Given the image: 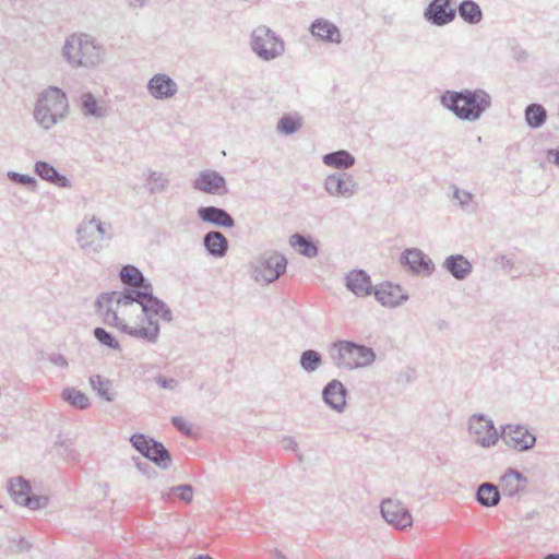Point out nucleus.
<instances>
[{"label": "nucleus", "mask_w": 559, "mask_h": 559, "mask_svg": "<svg viewBox=\"0 0 559 559\" xmlns=\"http://www.w3.org/2000/svg\"><path fill=\"white\" fill-rule=\"evenodd\" d=\"M7 489L16 504L32 511L45 509L49 503L47 496L36 495L33 491L31 481L24 476L11 477L8 480Z\"/></svg>", "instance_id": "nucleus-8"}, {"label": "nucleus", "mask_w": 559, "mask_h": 559, "mask_svg": "<svg viewBox=\"0 0 559 559\" xmlns=\"http://www.w3.org/2000/svg\"><path fill=\"white\" fill-rule=\"evenodd\" d=\"M299 365L306 372H314L322 365V355L316 349H306L300 355Z\"/></svg>", "instance_id": "nucleus-37"}, {"label": "nucleus", "mask_w": 559, "mask_h": 559, "mask_svg": "<svg viewBox=\"0 0 559 559\" xmlns=\"http://www.w3.org/2000/svg\"><path fill=\"white\" fill-rule=\"evenodd\" d=\"M119 280L126 287L151 282L144 276L142 271L133 264H126L121 267L119 272Z\"/></svg>", "instance_id": "nucleus-35"}, {"label": "nucleus", "mask_w": 559, "mask_h": 559, "mask_svg": "<svg viewBox=\"0 0 559 559\" xmlns=\"http://www.w3.org/2000/svg\"><path fill=\"white\" fill-rule=\"evenodd\" d=\"M468 431L475 437V444L481 448H490L499 440V433L493 421L481 413L469 417Z\"/></svg>", "instance_id": "nucleus-10"}, {"label": "nucleus", "mask_w": 559, "mask_h": 559, "mask_svg": "<svg viewBox=\"0 0 559 559\" xmlns=\"http://www.w3.org/2000/svg\"><path fill=\"white\" fill-rule=\"evenodd\" d=\"M148 0H127L129 7L133 9L142 8Z\"/></svg>", "instance_id": "nucleus-55"}, {"label": "nucleus", "mask_w": 559, "mask_h": 559, "mask_svg": "<svg viewBox=\"0 0 559 559\" xmlns=\"http://www.w3.org/2000/svg\"><path fill=\"white\" fill-rule=\"evenodd\" d=\"M453 198L457 200L460 205L464 209L472 201L473 194L466 190L454 187Z\"/></svg>", "instance_id": "nucleus-49"}, {"label": "nucleus", "mask_w": 559, "mask_h": 559, "mask_svg": "<svg viewBox=\"0 0 559 559\" xmlns=\"http://www.w3.org/2000/svg\"><path fill=\"white\" fill-rule=\"evenodd\" d=\"M48 360L56 365V366H59L61 368H66L68 366V360L67 358L61 355V354H58V353H51L48 355Z\"/></svg>", "instance_id": "nucleus-50"}, {"label": "nucleus", "mask_w": 559, "mask_h": 559, "mask_svg": "<svg viewBox=\"0 0 559 559\" xmlns=\"http://www.w3.org/2000/svg\"><path fill=\"white\" fill-rule=\"evenodd\" d=\"M170 492L186 503H190L193 498V487L189 484L174 486Z\"/></svg>", "instance_id": "nucleus-44"}, {"label": "nucleus", "mask_w": 559, "mask_h": 559, "mask_svg": "<svg viewBox=\"0 0 559 559\" xmlns=\"http://www.w3.org/2000/svg\"><path fill=\"white\" fill-rule=\"evenodd\" d=\"M301 126L302 120L300 117L284 115L277 122V131L285 135H292L296 133Z\"/></svg>", "instance_id": "nucleus-40"}, {"label": "nucleus", "mask_w": 559, "mask_h": 559, "mask_svg": "<svg viewBox=\"0 0 559 559\" xmlns=\"http://www.w3.org/2000/svg\"><path fill=\"white\" fill-rule=\"evenodd\" d=\"M171 425L185 436H192L193 428L190 423L180 416H173L170 418Z\"/></svg>", "instance_id": "nucleus-45"}, {"label": "nucleus", "mask_w": 559, "mask_h": 559, "mask_svg": "<svg viewBox=\"0 0 559 559\" xmlns=\"http://www.w3.org/2000/svg\"><path fill=\"white\" fill-rule=\"evenodd\" d=\"M115 293H102L95 300V310L103 319V322L108 326L117 328L120 332L126 334L124 326H129L119 318L117 309L112 308V302H116Z\"/></svg>", "instance_id": "nucleus-16"}, {"label": "nucleus", "mask_w": 559, "mask_h": 559, "mask_svg": "<svg viewBox=\"0 0 559 559\" xmlns=\"http://www.w3.org/2000/svg\"><path fill=\"white\" fill-rule=\"evenodd\" d=\"M454 0H431L425 8L423 16L433 26H445L456 17V10L451 5Z\"/></svg>", "instance_id": "nucleus-15"}, {"label": "nucleus", "mask_w": 559, "mask_h": 559, "mask_svg": "<svg viewBox=\"0 0 559 559\" xmlns=\"http://www.w3.org/2000/svg\"><path fill=\"white\" fill-rule=\"evenodd\" d=\"M250 46L252 51L264 61H271L285 51L284 40L265 25H260L251 34Z\"/></svg>", "instance_id": "nucleus-7"}, {"label": "nucleus", "mask_w": 559, "mask_h": 559, "mask_svg": "<svg viewBox=\"0 0 559 559\" xmlns=\"http://www.w3.org/2000/svg\"><path fill=\"white\" fill-rule=\"evenodd\" d=\"M298 459H299V461H301L302 460V454H298Z\"/></svg>", "instance_id": "nucleus-61"}, {"label": "nucleus", "mask_w": 559, "mask_h": 559, "mask_svg": "<svg viewBox=\"0 0 559 559\" xmlns=\"http://www.w3.org/2000/svg\"><path fill=\"white\" fill-rule=\"evenodd\" d=\"M476 501L485 508L496 507L501 500L499 486L486 481L481 483L475 493Z\"/></svg>", "instance_id": "nucleus-30"}, {"label": "nucleus", "mask_w": 559, "mask_h": 559, "mask_svg": "<svg viewBox=\"0 0 559 559\" xmlns=\"http://www.w3.org/2000/svg\"><path fill=\"white\" fill-rule=\"evenodd\" d=\"M81 110L84 116L100 118L104 116L102 108L98 106L96 98L92 93L82 95Z\"/></svg>", "instance_id": "nucleus-42"}, {"label": "nucleus", "mask_w": 559, "mask_h": 559, "mask_svg": "<svg viewBox=\"0 0 559 559\" xmlns=\"http://www.w3.org/2000/svg\"><path fill=\"white\" fill-rule=\"evenodd\" d=\"M141 309L145 320L158 321L156 319L158 317L166 322L173 321V312L170 308L165 301L156 297L154 292L151 293V296L147 297V300H145Z\"/></svg>", "instance_id": "nucleus-25"}, {"label": "nucleus", "mask_w": 559, "mask_h": 559, "mask_svg": "<svg viewBox=\"0 0 559 559\" xmlns=\"http://www.w3.org/2000/svg\"><path fill=\"white\" fill-rule=\"evenodd\" d=\"M197 213L203 223L222 228H233L235 226L234 217L223 207L213 205L200 206Z\"/></svg>", "instance_id": "nucleus-24"}, {"label": "nucleus", "mask_w": 559, "mask_h": 559, "mask_svg": "<svg viewBox=\"0 0 559 559\" xmlns=\"http://www.w3.org/2000/svg\"><path fill=\"white\" fill-rule=\"evenodd\" d=\"M447 326H448V322H447V321L441 320V321H439V322H438V328H439L440 330H442V329H444V328H447Z\"/></svg>", "instance_id": "nucleus-58"}, {"label": "nucleus", "mask_w": 559, "mask_h": 559, "mask_svg": "<svg viewBox=\"0 0 559 559\" xmlns=\"http://www.w3.org/2000/svg\"><path fill=\"white\" fill-rule=\"evenodd\" d=\"M289 245L296 248L304 257L316 258L319 254L318 246L308 236L296 233L289 237Z\"/></svg>", "instance_id": "nucleus-34"}, {"label": "nucleus", "mask_w": 559, "mask_h": 559, "mask_svg": "<svg viewBox=\"0 0 559 559\" xmlns=\"http://www.w3.org/2000/svg\"><path fill=\"white\" fill-rule=\"evenodd\" d=\"M91 385L97 395L106 402H112L115 400V393L110 391L111 382L105 380L99 374L92 376L90 378Z\"/></svg>", "instance_id": "nucleus-39"}, {"label": "nucleus", "mask_w": 559, "mask_h": 559, "mask_svg": "<svg viewBox=\"0 0 559 559\" xmlns=\"http://www.w3.org/2000/svg\"><path fill=\"white\" fill-rule=\"evenodd\" d=\"M146 185L151 194L164 192L169 186V180L159 171L151 170L146 178Z\"/></svg>", "instance_id": "nucleus-41"}, {"label": "nucleus", "mask_w": 559, "mask_h": 559, "mask_svg": "<svg viewBox=\"0 0 559 559\" xmlns=\"http://www.w3.org/2000/svg\"><path fill=\"white\" fill-rule=\"evenodd\" d=\"M547 159L559 167V147L548 150Z\"/></svg>", "instance_id": "nucleus-51"}, {"label": "nucleus", "mask_w": 559, "mask_h": 559, "mask_svg": "<svg viewBox=\"0 0 559 559\" xmlns=\"http://www.w3.org/2000/svg\"><path fill=\"white\" fill-rule=\"evenodd\" d=\"M147 326L133 328L124 326L126 334L135 338L143 340L148 344H155L158 341L160 326L158 321L146 320Z\"/></svg>", "instance_id": "nucleus-32"}, {"label": "nucleus", "mask_w": 559, "mask_h": 559, "mask_svg": "<svg viewBox=\"0 0 559 559\" xmlns=\"http://www.w3.org/2000/svg\"><path fill=\"white\" fill-rule=\"evenodd\" d=\"M372 294L382 306L389 308L399 307L409 298L400 285H393L391 282L373 287Z\"/></svg>", "instance_id": "nucleus-20"}, {"label": "nucleus", "mask_w": 559, "mask_h": 559, "mask_svg": "<svg viewBox=\"0 0 559 559\" xmlns=\"http://www.w3.org/2000/svg\"><path fill=\"white\" fill-rule=\"evenodd\" d=\"M195 559H213V558H211V557H210V556H207V555H200V556H198Z\"/></svg>", "instance_id": "nucleus-60"}, {"label": "nucleus", "mask_w": 559, "mask_h": 559, "mask_svg": "<svg viewBox=\"0 0 559 559\" xmlns=\"http://www.w3.org/2000/svg\"><path fill=\"white\" fill-rule=\"evenodd\" d=\"M274 557L276 559H286V556L281 550H278V549L274 550Z\"/></svg>", "instance_id": "nucleus-57"}, {"label": "nucleus", "mask_w": 559, "mask_h": 559, "mask_svg": "<svg viewBox=\"0 0 559 559\" xmlns=\"http://www.w3.org/2000/svg\"><path fill=\"white\" fill-rule=\"evenodd\" d=\"M62 56L67 62L70 63V35L64 37V44L62 47Z\"/></svg>", "instance_id": "nucleus-52"}, {"label": "nucleus", "mask_w": 559, "mask_h": 559, "mask_svg": "<svg viewBox=\"0 0 559 559\" xmlns=\"http://www.w3.org/2000/svg\"><path fill=\"white\" fill-rule=\"evenodd\" d=\"M329 354L335 367L347 370L369 367L376 360V353L371 347L347 340L333 342Z\"/></svg>", "instance_id": "nucleus-2"}, {"label": "nucleus", "mask_w": 559, "mask_h": 559, "mask_svg": "<svg viewBox=\"0 0 559 559\" xmlns=\"http://www.w3.org/2000/svg\"><path fill=\"white\" fill-rule=\"evenodd\" d=\"M93 336L102 346L112 350L122 352V347L117 337L106 329L102 326H96L93 330Z\"/></svg>", "instance_id": "nucleus-38"}, {"label": "nucleus", "mask_w": 559, "mask_h": 559, "mask_svg": "<svg viewBox=\"0 0 559 559\" xmlns=\"http://www.w3.org/2000/svg\"><path fill=\"white\" fill-rule=\"evenodd\" d=\"M527 484L528 479L523 473L509 467L500 477L498 486L504 497L520 499L526 492Z\"/></svg>", "instance_id": "nucleus-17"}, {"label": "nucleus", "mask_w": 559, "mask_h": 559, "mask_svg": "<svg viewBox=\"0 0 559 559\" xmlns=\"http://www.w3.org/2000/svg\"><path fill=\"white\" fill-rule=\"evenodd\" d=\"M133 461L135 463L136 468L147 478H152L157 475V472L152 467V465L148 462L142 461L139 457H133Z\"/></svg>", "instance_id": "nucleus-48"}, {"label": "nucleus", "mask_w": 559, "mask_h": 559, "mask_svg": "<svg viewBox=\"0 0 559 559\" xmlns=\"http://www.w3.org/2000/svg\"><path fill=\"white\" fill-rule=\"evenodd\" d=\"M61 397L62 400L70 404V397H71V394H70V386H66L63 388L62 392H61Z\"/></svg>", "instance_id": "nucleus-56"}, {"label": "nucleus", "mask_w": 559, "mask_h": 559, "mask_svg": "<svg viewBox=\"0 0 559 559\" xmlns=\"http://www.w3.org/2000/svg\"><path fill=\"white\" fill-rule=\"evenodd\" d=\"M348 391L337 379L329 381L322 389V400L331 409L343 413L346 409Z\"/></svg>", "instance_id": "nucleus-19"}, {"label": "nucleus", "mask_w": 559, "mask_h": 559, "mask_svg": "<svg viewBox=\"0 0 559 559\" xmlns=\"http://www.w3.org/2000/svg\"><path fill=\"white\" fill-rule=\"evenodd\" d=\"M344 285L356 297H367L373 292L370 275L362 269H355L346 273Z\"/></svg>", "instance_id": "nucleus-21"}, {"label": "nucleus", "mask_w": 559, "mask_h": 559, "mask_svg": "<svg viewBox=\"0 0 559 559\" xmlns=\"http://www.w3.org/2000/svg\"><path fill=\"white\" fill-rule=\"evenodd\" d=\"M544 559H559V554H549Z\"/></svg>", "instance_id": "nucleus-59"}, {"label": "nucleus", "mask_w": 559, "mask_h": 559, "mask_svg": "<svg viewBox=\"0 0 559 559\" xmlns=\"http://www.w3.org/2000/svg\"><path fill=\"white\" fill-rule=\"evenodd\" d=\"M323 186L324 190L331 197L344 199L354 197L359 190L358 182L354 179L353 175L346 171H337L329 175L324 179Z\"/></svg>", "instance_id": "nucleus-13"}, {"label": "nucleus", "mask_w": 559, "mask_h": 559, "mask_svg": "<svg viewBox=\"0 0 559 559\" xmlns=\"http://www.w3.org/2000/svg\"><path fill=\"white\" fill-rule=\"evenodd\" d=\"M17 548L20 551H28L32 548V544L24 537H20Z\"/></svg>", "instance_id": "nucleus-53"}, {"label": "nucleus", "mask_w": 559, "mask_h": 559, "mask_svg": "<svg viewBox=\"0 0 559 559\" xmlns=\"http://www.w3.org/2000/svg\"><path fill=\"white\" fill-rule=\"evenodd\" d=\"M284 442H286V445H285L286 449H289L294 452L298 451V443L292 437L285 438Z\"/></svg>", "instance_id": "nucleus-54"}, {"label": "nucleus", "mask_w": 559, "mask_h": 559, "mask_svg": "<svg viewBox=\"0 0 559 559\" xmlns=\"http://www.w3.org/2000/svg\"><path fill=\"white\" fill-rule=\"evenodd\" d=\"M104 53L103 45L92 35L72 33V68L93 69L103 62Z\"/></svg>", "instance_id": "nucleus-5"}, {"label": "nucleus", "mask_w": 559, "mask_h": 559, "mask_svg": "<svg viewBox=\"0 0 559 559\" xmlns=\"http://www.w3.org/2000/svg\"><path fill=\"white\" fill-rule=\"evenodd\" d=\"M7 175L10 181L16 185L25 186L31 191H36L38 188V181L34 176L28 174H20L13 170L8 171Z\"/></svg>", "instance_id": "nucleus-43"}, {"label": "nucleus", "mask_w": 559, "mask_h": 559, "mask_svg": "<svg viewBox=\"0 0 559 559\" xmlns=\"http://www.w3.org/2000/svg\"><path fill=\"white\" fill-rule=\"evenodd\" d=\"M193 189L214 195H224L228 192L227 182L223 175L216 170H203L192 182Z\"/></svg>", "instance_id": "nucleus-18"}, {"label": "nucleus", "mask_w": 559, "mask_h": 559, "mask_svg": "<svg viewBox=\"0 0 559 559\" xmlns=\"http://www.w3.org/2000/svg\"><path fill=\"white\" fill-rule=\"evenodd\" d=\"M147 91L155 99H168L178 92L177 83L165 73L153 75L147 82Z\"/></svg>", "instance_id": "nucleus-23"}, {"label": "nucleus", "mask_w": 559, "mask_h": 559, "mask_svg": "<svg viewBox=\"0 0 559 559\" xmlns=\"http://www.w3.org/2000/svg\"><path fill=\"white\" fill-rule=\"evenodd\" d=\"M129 441L138 452L159 468L168 469L171 466V454L160 441L141 432L133 433Z\"/></svg>", "instance_id": "nucleus-9"}, {"label": "nucleus", "mask_w": 559, "mask_h": 559, "mask_svg": "<svg viewBox=\"0 0 559 559\" xmlns=\"http://www.w3.org/2000/svg\"><path fill=\"white\" fill-rule=\"evenodd\" d=\"M400 263L414 275H431L435 271L432 260L418 248L405 249L400 255Z\"/></svg>", "instance_id": "nucleus-14"}, {"label": "nucleus", "mask_w": 559, "mask_h": 559, "mask_svg": "<svg viewBox=\"0 0 559 559\" xmlns=\"http://www.w3.org/2000/svg\"><path fill=\"white\" fill-rule=\"evenodd\" d=\"M443 267L447 270L456 281H464L473 272L472 263L463 254H451L445 258Z\"/></svg>", "instance_id": "nucleus-27"}, {"label": "nucleus", "mask_w": 559, "mask_h": 559, "mask_svg": "<svg viewBox=\"0 0 559 559\" xmlns=\"http://www.w3.org/2000/svg\"><path fill=\"white\" fill-rule=\"evenodd\" d=\"M310 32L313 36L328 43L340 44L342 35L338 27L324 19H317L310 26Z\"/></svg>", "instance_id": "nucleus-28"}, {"label": "nucleus", "mask_w": 559, "mask_h": 559, "mask_svg": "<svg viewBox=\"0 0 559 559\" xmlns=\"http://www.w3.org/2000/svg\"><path fill=\"white\" fill-rule=\"evenodd\" d=\"M502 441L518 452H525L536 443V436L526 426L507 424L501 427Z\"/></svg>", "instance_id": "nucleus-12"}, {"label": "nucleus", "mask_w": 559, "mask_h": 559, "mask_svg": "<svg viewBox=\"0 0 559 559\" xmlns=\"http://www.w3.org/2000/svg\"><path fill=\"white\" fill-rule=\"evenodd\" d=\"M90 405V399L83 392L72 388V407L86 409Z\"/></svg>", "instance_id": "nucleus-46"}, {"label": "nucleus", "mask_w": 559, "mask_h": 559, "mask_svg": "<svg viewBox=\"0 0 559 559\" xmlns=\"http://www.w3.org/2000/svg\"><path fill=\"white\" fill-rule=\"evenodd\" d=\"M154 382L162 389H165V390H170V391H175L178 385H179V382L177 379L175 378H167L163 374H157L154 377Z\"/></svg>", "instance_id": "nucleus-47"}, {"label": "nucleus", "mask_w": 559, "mask_h": 559, "mask_svg": "<svg viewBox=\"0 0 559 559\" xmlns=\"http://www.w3.org/2000/svg\"><path fill=\"white\" fill-rule=\"evenodd\" d=\"M322 162L326 166L334 167L340 171H345L355 165L356 158L348 151L338 150L324 154Z\"/></svg>", "instance_id": "nucleus-31"}, {"label": "nucleus", "mask_w": 559, "mask_h": 559, "mask_svg": "<svg viewBox=\"0 0 559 559\" xmlns=\"http://www.w3.org/2000/svg\"><path fill=\"white\" fill-rule=\"evenodd\" d=\"M203 246L210 255L223 258L227 254L229 242L221 231L211 230L204 235Z\"/></svg>", "instance_id": "nucleus-29"}, {"label": "nucleus", "mask_w": 559, "mask_h": 559, "mask_svg": "<svg viewBox=\"0 0 559 559\" xmlns=\"http://www.w3.org/2000/svg\"><path fill=\"white\" fill-rule=\"evenodd\" d=\"M456 14L467 24L476 25L484 19L480 5L474 0H463L459 3Z\"/></svg>", "instance_id": "nucleus-33"}, {"label": "nucleus", "mask_w": 559, "mask_h": 559, "mask_svg": "<svg viewBox=\"0 0 559 559\" xmlns=\"http://www.w3.org/2000/svg\"><path fill=\"white\" fill-rule=\"evenodd\" d=\"M68 106L67 94L57 86H49L38 95L34 118L43 128L49 129L64 117Z\"/></svg>", "instance_id": "nucleus-3"}, {"label": "nucleus", "mask_w": 559, "mask_h": 559, "mask_svg": "<svg viewBox=\"0 0 559 559\" xmlns=\"http://www.w3.org/2000/svg\"><path fill=\"white\" fill-rule=\"evenodd\" d=\"M287 259L276 251L263 252L250 263L252 278L271 284L286 272Z\"/></svg>", "instance_id": "nucleus-6"}, {"label": "nucleus", "mask_w": 559, "mask_h": 559, "mask_svg": "<svg viewBox=\"0 0 559 559\" xmlns=\"http://www.w3.org/2000/svg\"><path fill=\"white\" fill-rule=\"evenodd\" d=\"M547 119L546 109L539 104H530L525 108V121L531 129L540 128Z\"/></svg>", "instance_id": "nucleus-36"}, {"label": "nucleus", "mask_w": 559, "mask_h": 559, "mask_svg": "<svg viewBox=\"0 0 559 559\" xmlns=\"http://www.w3.org/2000/svg\"><path fill=\"white\" fill-rule=\"evenodd\" d=\"M34 173L40 179L59 188L70 187V179L46 160H37L34 165Z\"/></svg>", "instance_id": "nucleus-26"}, {"label": "nucleus", "mask_w": 559, "mask_h": 559, "mask_svg": "<svg viewBox=\"0 0 559 559\" xmlns=\"http://www.w3.org/2000/svg\"><path fill=\"white\" fill-rule=\"evenodd\" d=\"M112 226L93 216L79 224L76 241L86 254H95L103 250L105 242L112 238Z\"/></svg>", "instance_id": "nucleus-4"}, {"label": "nucleus", "mask_w": 559, "mask_h": 559, "mask_svg": "<svg viewBox=\"0 0 559 559\" xmlns=\"http://www.w3.org/2000/svg\"><path fill=\"white\" fill-rule=\"evenodd\" d=\"M154 292V287L151 282L142 283L141 285L124 287L122 292H114L117 306H130L132 304L142 305Z\"/></svg>", "instance_id": "nucleus-22"}, {"label": "nucleus", "mask_w": 559, "mask_h": 559, "mask_svg": "<svg viewBox=\"0 0 559 559\" xmlns=\"http://www.w3.org/2000/svg\"><path fill=\"white\" fill-rule=\"evenodd\" d=\"M440 104L462 121L480 119L491 106V96L483 88L445 91L440 96Z\"/></svg>", "instance_id": "nucleus-1"}, {"label": "nucleus", "mask_w": 559, "mask_h": 559, "mask_svg": "<svg viewBox=\"0 0 559 559\" xmlns=\"http://www.w3.org/2000/svg\"><path fill=\"white\" fill-rule=\"evenodd\" d=\"M380 512L385 522L393 527L405 531L413 525L408 508L400 500L385 498L381 501Z\"/></svg>", "instance_id": "nucleus-11"}]
</instances>
